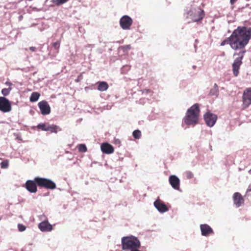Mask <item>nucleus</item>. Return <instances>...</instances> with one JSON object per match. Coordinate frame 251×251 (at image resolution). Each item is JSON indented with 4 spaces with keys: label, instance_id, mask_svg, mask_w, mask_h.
Masks as SVG:
<instances>
[{
    "label": "nucleus",
    "instance_id": "nucleus-1",
    "mask_svg": "<svg viewBox=\"0 0 251 251\" xmlns=\"http://www.w3.org/2000/svg\"><path fill=\"white\" fill-rule=\"evenodd\" d=\"M240 33V32H238L237 28L235 29L230 37L221 42V46H224L226 44H229L230 47L234 50L244 49V41L241 40L239 35Z\"/></svg>",
    "mask_w": 251,
    "mask_h": 251
},
{
    "label": "nucleus",
    "instance_id": "nucleus-2",
    "mask_svg": "<svg viewBox=\"0 0 251 251\" xmlns=\"http://www.w3.org/2000/svg\"><path fill=\"white\" fill-rule=\"evenodd\" d=\"M200 115V105L195 103L187 110L183 119L184 122L187 125H196L198 122Z\"/></svg>",
    "mask_w": 251,
    "mask_h": 251
},
{
    "label": "nucleus",
    "instance_id": "nucleus-3",
    "mask_svg": "<svg viewBox=\"0 0 251 251\" xmlns=\"http://www.w3.org/2000/svg\"><path fill=\"white\" fill-rule=\"evenodd\" d=\"M122 249L125 250H132L134 248H139L140 242L137 238L134 237H124L122 239Z\"/></svg>",
    "mask_w": 251,
    "mask_h": 251
},
{
    "label": "nucleus",
    "instance_id": "nucleus-4",
    "mask_svg": "<svg viewBox=\"0 0 251 251\" xmlns=\"http://www.w3.org/2000/svg\"><path fill=\"white\" fill-rule=\"evenodd\" d=\"M238 32H240V36L241 40H244V47L248 44L251 37V27H247L246 26H238L237 27Z\"/></svg>",
    "mask_w": 251,
    "mask_h": 251
},
{
    "label": "nucleus",
    "instance_id": "nucleus-5",
    "mask_svg": "<svg viewBox=\"0 0 251 251\" xmlns=\"http://www.w3.org/2000/svg\"><path fill=\"white\" fill-rule=\"evenodd\" d=\"M34 180L37 182L39 187L45 188L49 189H54L56 188V184L52 180L40 177H36Z\"/></svg>",
    "mask_w": 251,
    "mask_h": 251
},
{
    "label": "nucleus",
    "instance_id": "nucleus-6",
    "mask_svg": "<svg viewBox=\"0 0 251 251\" xmlns=\"http://www.w3.org/2000/svg\"><path fill=\"white\" fill-rule=\"evenodd\" d=\"M37 127L43 131H50L51 133H57L58 131L61 130V129L57 126L50 125L49 123L39 124Z\"/></svg>",
    "mask_w": 251,
    "mask_h": 251
},
{
    "label": "nucleus",
    "instance_id": "nucleus-7",
    "mask_svg": "<svg viewBox=\"0 0 251 251\" xmlns=\"http://www.w3.org/2000/svg\"><path fill=\"white\" fill-rule=\"evenodd\" d=\"M242 102L244 107H248L251 105V87L246 88L243 93Z\"/></svg>",
    "mask_w": 251,
    "mask_h": 251
},
{
    "label": "nucleus",
    "instance_id": "nucleus-8",
    "mask_svg": "<svg viewBox=\"0 0 251 251\" xmlns=\"http://www.w3.org/2000/svg\"><path fill=\"white\" fill-rule=\"evenodd\" d=\"M245 52V50H242L240 51L239 54H241V56L237 58L232 64L233 73L235 76H237L239 74V70L241 65L242 63V60L243 58L244 54Z\"/></svg>",
    "mask_w": 251,
    "mask_h": 251
},
{
    "label": "nucleus",
    "instance_id": "nucleus-9",
    "mask_svg": "<svg viewBox=\"0 0 251 251\" xmlns=\"http://www.w3.org/2000/svg\"><path fill=\"white\" fill-rule=\"evenodd\" d=\"M12 109L10 101L4 97H0V111L3 113L10 112Z\"/></svg>",
    "mask_w": 251,
    "mask_h": 251
},
{
    "label": "nucleus",
    "instance_id": "nucleus-10",
    "mask_svg": "<svg viewBox=\"0 0 251 251\" xmlns=\"http://www.w3.org/2000/svg\"><path fill=\"white\" fill-rule=\"evenodd\" d=\"M133 21L132 19L127 15L123 16L120 20V26L123 29H129L132 25Z\"/></svg>",
    "mask_w": 251,
    "mask_h": 251
},
{
    "label": "nucleus",
    "instance_id": "nucleus-11",
    "mask_svg": "<svg viewBox=\"0 0 251 251\" xmlns=\"http://www.w3.org/2000/svg\"><path fill=\"white\" fill-rule=\"evenodd\" d=\"M217 119V116L210 112H207L204 115V120L206 125L210 127H212L214 126Z\"/></svg>",
    "mask_w": 251,
    "mask_h": 251
},
{
    "label": "nucleus",
    "instance_id": "nucleus-12",
    "mask_svg": "<svg viewBox=\"0 0 251 251\" xmlns=\"http://www.w3.org/2000/svg\"><path fill=\"white\" fill-rule=\"evenodd\" d=\"M38 106L42 115H48L50 113V107L45 100H42L38 103Z\"/></svg>",
    "mask_w": 251,
    "mask_h": 251
},
{
    "label": "nucleus",
    "instance_id": "nucleus-13",
    "mask_svg": "<svg viewBox=\"0 0 251 251\" xmlns=\"http://www.w3.org/2000/svg\"><path fill=\"white\" fill-rule=\"evenodd\" d=\"M37 182L33 180H28L25 184V187L30 193H35L37 191Z\"/></svg>",
    "mask_w": 251,
    "mask_h": 251
},
{
    "label": "nucleus",
    "instance_id": "nucleus-14",
    "mask_svg": "<svg viewBox=\"0 0 251 251\" xmlns=\"http://www.w3.org/2000/svg\"><path fill=\"white\" fill-rule=\"evenodd\" d=\"M38 228L42 232H49L52 230V226L48 221H44L38 225Z\"/></svg>",
    "mask_w": 251,
    "mask_h": 251
},
{
    "label": "nucleus",
    "instance_id": "nucleus-15",
    "mask_svg": "<svg viewBox=\"0 0 251 251\" xmlns=\"http://www.w3.org/2000/svg\"><path fill=\"white\" fill-rule=\"evenodd\" d=\"M169 183L172 187L176 190L179 189L180 180L179 178L176 176L172 175L169 177Z\"/></svg>",
    "mask_w": 251,
    "mask_h": 251
},
{
    "label": "nucleus",
    "instance_id": "nucleus-16",
    "mask_svg": "<svg viewBox=\"0 0 251 251\" xmlns=\"http://www.w3.org/2000/svg\"><path fill=\"white\" fill-rule=\"evenodd\" d=\"M234 203L237 207H239L244 203V200L240 193L236 192L233 196Z\"/></svg>",
    "mask_w": 251,
    "mask_h": 251
},
{
    "label": "nucleus",
    "instance_id": "nucleus-17",
    "mask_svg": "<svg viewBox=\"0 0 251 251\" xmlns=\"http://www.w3.org/2000/svg\"><path fill=\"white\" fill-rule=\"evenodd\" d=\"M201 234L204 236H207L210 234H213V230L211 227L207 224H202L200 226Z\"/></svg>",
    "mask_w": 251,
    "mask_h": 251
},
{
    "label": "nucleus",
    "instance_id": "nucleus-18",
    "mask_svg": "<svg viewBox=\"0 0 251 251\" xmlns=\"http://www.w3.org/2000/svg\"><path fill=\"white\" fill-rule=\"evenodd\" d=\"M100 149L102 152L106 154L112 153L114 151L113 146L107 143H102L101 145Z\"/></svg>",
    "mask_w": 251,
    "mask_h": 251
},
{
    "label": "nucleus",
    "instance_id": "nucleus-19",
    "mask_svg": "<svg viewBox=\"0 0 251 251\" xmlns=\"http://www.w3.org/2000/svg\"><path fill=\"white\" fill-rule=\"evenodd\" d=\"M154 205L160 212L163 213L168 210L167 206L161 201L156 200L154 202Z\"/></svg>",
    "mask_w": 251,
    "mask_h": 251
},
{
    "label": "nucleus",
    "instance_id": "nucleus-20",
    "mask_svg": "<svg viewBox=\"0 0 251 251\" xmlns=\"http://www.w3.org/2000/svg\"><path fill=\"white\" fill-rule=\"evenodd\" d=\"M205 15L204 12L201 8H198L196 13L193 17L194 22H198L202 20Z\"/></svg>",
    "mask_w": 251,
    "mask_h": 251
},
{
    "label": "nucleus",
    "instance_id": "nucleus-21",
    "mask_svg": "<svg viewBox=\"0 0 251 251\" xmlns=\"http://www.w3.org/2000/svg\"><path fill=\"white\" fill-rule=\"evenodd\" d=\"M109 87L108 84L105 81H100L98 82V90L100 91H106Z\"/></svg>",
    "mask_w": 251,
    "mask_h": 251
},
{
    "label": "nucleus",
    "instance_id": "nucleus-22",
    "mask_svg": "<svg viewBox=\"0 0 251 251\" xmlns=\"http://www.w3.org/2000/svg\"><path fill=\"white\" fill-rule=\"evenodd\" d=\"M40 96V93L38 92H33L29 98L31 102H35L38 100Z\"/></svg>",
    "mask_w": 251,
    "mask_h": 251
},
{
    "label": "nucleus",
    "instance_id": "nucleus-23",
    "mask_svg": "<svg viewBox=\"0 0 251 251\" xmlns=\"http://www.w3.org/2000/svg\"><path fill=\"white\" fill-rule=\"evenodd\" d=\"M78 151L80 152H85L87 151V149L85 144H79L77 146Z\"/></svg>",
    "mask_w": 251,
    "mask_h": 251
},
{
    "label": "nucleus",
    "instance_id": "nucleus-24",
    "mask_svg": "<svg viewBox=\"0 0 251 251\" xmlns=\"http://www.w3.org/2000/svg\"><path fill=\"white\" fill-rule=\"evenodd\" d=\"M133 136L135 139H139L141 136V132L139 130H135L133 132Z\"/></svg>",
    "mask_w": 251,
    "mask_h": 251
},
{
    "label": "nucleus",
    "instance_id": "nucleus-25",
    "mask_svg": "<svg viewBox=\"0 0 251 251\" xmlns=\"http://www.w3.org/2000/svg\"><path fill=\"white\" fill-rule=\"evenodd\" d=\"M12 88L11 87L2 89L1 90V93L4 96H6L9 94Z\"/></svg>",
    "mask_w": 251,
    "mask_h": 251
},
{
    "label": "nucleus",
    "instance_id": "nucleus-26",
    "mask_svg": "<svg viewBox=\"0 0 251 251\" xmlns=\"http://www.w3.org/2000/svg\"><path fill=\"white\" fill-rule=\"evenodd\" d=\"M69 0H52V1L53 3H55L56 5L59 6L63 3H65Z\"/></svg>",
    "mask_w": 251,
    "mask_h": 251
},
{
    "label": "nucleus",
    "instance_id": "nucleus-27",
    "mask_svg": "<svg viewBox=\"0 0 251 251\" xmlns=\"http://www.w3.org/2000/svg\"><path fill=\"white\" fill-rule=\"evenodd\" d=\"M60 42L59 41H56L52 44L53 47L56 50V52H58L60 47Z\"/></svg>",
    "mask_w": 251,
    "mask_h": 251
},
{
    "label": "nucleus",
    "instance_id": "nucleus-28",
    "mask_svg": "<svg viewBox=\"0 0 251 251\" xmlns=\"http://www.w3.org/2000/svg\"><path fill=\"white\" fill-rule=\"evenodd\" d=\"M1 168H7L8 166V161L7 160H4L0 163Z\"/></svg>",
    "mask_w": 251,
    "mask_h": 251
},
{
    "label": "nucleus",
    "instance_id": "nucleus-29",
    "mask_svg": "<svg viewBox=\"0 0 251 251\" xmlns=\"http://www.w3.org/2000/svg\"><path fill=\"white\" fill-rule=\"evenodd\" d=\"M185 176L188 179H191L193 177L194 175L192 172L190 171H187L185 172Z\"/></svg>",
    "mask_w": 251,
    "mask_h": 251
},
{
    "label": "nucleus",
    "instance_id": "nucleus-30",
    "mask_svg": "<svg viewBox=\"0 0 251 251\" xmlns=\"http://www.w3.org/2000/svg\"><path fill=\"white\" fill-rule=\"evenodd\" d=\"M219 93V90H217L216 92V91H214V88H212L210 90L209 94L211 96H217Z\"/></svg>",
    "mask_w": 251,
    "mask_h": 251
},
{
    "label": "nucleus",
    "instance_id": "nucleus-31",
    "mask_svg": "<svg viewBox=\"0 0 251 251\" xmlns=\"http://www.w3.org/2000/svg\"><path fill=\"white\" fill-rule=\"evenodd\" d=\"M18 228L20 231H24L25 229V227L23 225L19 224Z\"/></svg>",
    "mask_w": 251,
    "mask_h": 251
},
{
    "label": "nucleus",
    "instance_id": "nucleus-32",
    "mask_svg": "<svg viewBox=\"0 0 251 251\" xmlns=\"http://www.w3.org/2000/svg\"><path fill=\"white\" fill-rule=\"evenodd\" d=\"M142 94H148L152 93V91L149 89H145L143 90L142 91Z\"/></svg>",
    "mask_w": 251,
    "mask_h": 251
},
{
    "label": "nucleus",
    "instance_id": "nucleus-33",
    "mask_svg": "<svg viewBox=\"0 0 251 251\" xmlns=\"http://www.w3.org/2000/svg\"><path fill=\"white\" fill-rule=\"evenodd\" d=\"M82 75L81 74L79 75L77 79H75V82H78L80 80H81L82 79Z\"/></svg>",
    "mask_w": 251,
    "mask_h": 251
},
{
    "label": "nucleus",
    "instance_id": "nucleus-34",
    "mask_svg": "<svg viewBox=\"0 0 251 251\" xmlns=\"http://www.w3.org/2000/svg\"><path fill=\"white\" fill-rule=\"evenodd\" d=\"M29 50L31 51H35L36 50V48L34 47H31L29 48Z\"/></svg>",
    "mask_w": 251,
    "mask_h": 251
},
{
    "label": "nucleus",
    "instance_id": "nucleus-35",
    "mask_svg": "<svg viewBox=\"0 0 251 251\" xmlns=\"http://www.w3.org/2000/svg\"><path fill=\"white\" fill-rule=\"evenodd\" d=\"M123 48L126 50L130 49L131 48L130 45H126L123 47Z\"/></svg>",
    "mask_w": 251,
    "mask_h": 251
},
{
    "label": "nucleus",
    "instance_id": "nucleus-36",
    "mask_svg": "<svg viewBox=\"0 0 251 251\" xmlns=\"http://www.w3.org/2000/svg\"><path fill=\"white\" fill-rule=\"evenodd\" d=\"M213 88H214V91H216L217 90H219V89H218V86L217 84H216V83H215V84H214V87H213Z\"/></svg>",
    "mask_w": 251,
    "mask_h": 251
},
{
    "label": "nucleus",
    "instance_id": "nucleus-37",
    "mask_svg": "<svg viewBox=\"0 0 251 251\" xmlns=\"http://www.w3.org/2000/svg\"><path fill=\"white\" fill-rule=\"evenodd\" d=\"M237 0H230L231 4L233 5Z\"/></svg>",
    "mask_w": 251,
    "mask_h": 251
},
{
    "label": "nucleus",
    "instance_id": "nucleus-38",
    "mask_svg": "<svg viewBox=\"0 0 251 251\" xmlns=\"http://www.w3.org/2000/svg\"><path fill=\"white\" fill-rule=\"evenodd\" d=\"M130 251H141L138 250V248H134L133 249H132Z\"/></svg>",
    "mask_w": 251,
    "mask_h": 251
},
{
    "label": "nucleus",
    "instance_id": "nucleus-39",
    "mask_svg": "<svg viewBox=\"0 0 251 251\" xmlns=\"http://www.w3.org/2000/svg\"><path fill=\"white\" fill-rule=\"evenodd\" d=\"M5 84L7 85H9V86H11L12 85V83L10 82H6L5 83Z\"/></svg>",
    "mask_w": 251,
    "mask_h": 251
},
{
    "label": "nucleus",
    "instance_id": "nucleus-40",
    "mask_svg": "<svg viewBox=\"0 0 251 251\" xmlns=\"http://www.w3.org/2000/svg\"><path fill=\"white\" fill-rule=\"evenodd\" d=\"M236 54H237V53H234V55H235Z\"/></svg>",
    "mask_w": 251,
    "mask_h": 251
}]
</instances>
